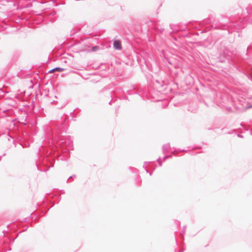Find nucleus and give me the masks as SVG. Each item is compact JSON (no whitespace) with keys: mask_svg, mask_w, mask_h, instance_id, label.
<instances>
[{"mask_svg":"<svg viewBox=\"0 0 252 252\" xmlns=\"http://www.w3.org/2000/svg\"><path fill=\"white\" fill-rule=\"evenodd\" d=\"M98 49V47H94L92 49V51H96Z\"/></svg>","mask_w":252,"mask_h":252,"instance_id":"3","label":"nucleus"},{"mask_svg":"<svg viewBox=\"0 0 252 252\" xmlns=\"http://www.w3.org/2000/svg\"><path fill=\"white\" fill-rule=\"evenodd\" d=\"M113 45L114 48L117 50H121L122 48L121 43L119 40L114 41Z\"/></svg>","mask_w":252,"mask_h":252,"instance_id":"1","label":"nucleus"},{"mask_svg":"<svg viewBox=\"0 0 252 252\" xmlns=\"http://www.w3.org/2000/svg\"><path fill=\"white\" fill-rule=\"evenodd\" d=\"M63 70H64V69H63V68L57 67V68L53 69L50 72L51 73H53V72H54L57 71H62Z\"/></svg>","mask_w":252,"mask_h":252,"instance_id":"2","label":"nucleus"}]
</instances>
